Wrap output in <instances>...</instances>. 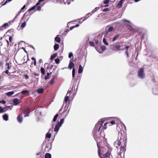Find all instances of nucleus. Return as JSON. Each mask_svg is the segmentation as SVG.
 <instances>
[{
    "instance_id": "obj_1",
    "label": "nucleus",
    "mask_w": 158,
    "mask_h": 158,
    "mask_svg": "<svg viewBox=\"0 0 158 158\" xmlns=\"http://www.w3.org/2000/svg\"><path fill=\"white\" fill-rule=\"evenodd\" d=\"M129 48V46H126L125 43H120L118 44H116L115 46H114L111 48L114 51L116 50L119 51L120 50H123L124 49H126L125 52V54L127 55V57H129V54L128 52V49Z\"/></svg>"
},
{
    "instance_id": "obj_2",
    "label": "nucleus",
    "mask_w": 158,
    "mask_h": 158,
    "mask_svg": "<svg viewBox=\"0 0 158 158\" xmlns=\"http://www.w3.org/2000/svg\"><path fill=\"white\" fill-rule=\"evenodd\" d=\"M124 135H123L121 133L119 132L118 133V140L114 143V146L117 148H118V147L121 145L122 143L124 142Z\"/></svg>"
},
{
    "instance_id": "obj_3",
    "label": "nucleus",
    "mask_w": 158,
    "mask_h": 158,
    "mask_svg": "<svg viewBox=\"0 0 158 158\" xmlns=\"http://www.w3.org/2000/svg\"><path fill=\"white\" fill-rule=\"evenodd\" d=\"M64 118H62L60 120V121H58L57 124L55 125L54 131L55 132L57 133L59 130V128L61 127L62 124L64 123Z\"/></svg>"
},
{
    "instance_id": "obj_4",
    "label": "nucleus",
    "mask_w": 158,
    "mask_h": 158,
    "mask_svg": "<svg viewBox=\"0 0 158 158\" xmlns=\"http://www.w3.org/2000/svg\"><path fill=\"white\" fill-rule=\"evenodd\" d=\"M101 127H97V128L95 129V127L94 129V136H103V135H102L101 130L100 131Z\"/></svg>"
},
{
    "instance_id": "obj_5",
    "label": "nucleus",
    "mask_w": 158,
    "mask_h": 158,
    "mask_svg": "<svg viewBox=\"0 0 158 158\" xmlns=\"http://www.w3.org/2000/svg\"><path fill=\"white\" fill-rule=\"evenodd\" d=\"M138 76L140 78L143 79L144 78L145 76V74L143 69L141 68L138 71Z\"/></svg>"
},
{
    "instance_id": "obj_6",
    "label": "nucleus",
    "mask_w": 158,
    "mask_h": 158,
    "mask_svg": "<svg viewBox=\"0 0 158 158\" xmlns=\"http://www.w3.org/2000/svg\"><path fill=\"white\" fill-rule=\"evenodd\" d=\"M114 29L113 27L107 26L106 28V31L105 32L104 37L107 38V35L109 32L112 31Z\"/></svg>"
},
{
    "instance_id": "obj_7",
    "label": "nucleus",
    "mask_w": 158,
    "mask_h": 158,
    "mask_svg": "<svg viewBox=\"0 0 158 158\" xmlns=\"http://www.w3.org/2000/svg\"><path fill=\"white\" fill-rule=\"evenodd\" d=\"M104 122V121L102 120H99L95 125V129L97 128V127H101V128L103 126L102 124H103Z\"/></svg>"
},
{
    "instance_id": "obj_8",
    "label": "nucleus",
    "mask_w": 158,
    "mask_h": 158,
    "mask_svg": "<svg viewBox=\"0 0 158 158\" xmlns=\"http://www.w3.org/2000/svg\"><path fill=\"white\" fill-rule=\"evenodd\" d=\"M30 113V109L28 107L26 108L25 110L24 111V114H25L24 116V117L28 116Z\"/></svg>"
},
{
    "instance_id": "obj_9",
    "label": "nucleus",
    "mask_w": 158,
    "mask_h": 158,
    "mask_svg": "<svg viewBox=\"0 0 158 158\" xmlns=\"http://www.w3.org/2000/svg\"><path fill=\"white\" fill-rule=\"evenodd\" d=\"M10 106H7L3 108L2 107L0 106V113L6 111L8 109L7 108H9Z\"/></svg>"
},
{
    "instance_id": "obj_10",
    "label": "nucleus",
    "mask_w": 158,
    "mask_h": 158,
    "mask_svg": "<svg viewBox=\"0 0 158 158\" xmlns=\"http://www.w3.org/2000/svg\"><path fill=\"white\" fill-rule=\"evenodd\" d=\"M40 2H39H39L34 6L31 7V8H30V9L28 10L29 11H30L31 10H34V9H35L39 5H40Z\"/></svg>"
},
{
    "instance_id": "obj_11",
    "label": "nucleus",
    "mask_w": 158,
    "mask_h": 158,
    "mask_svg": "<svg viewBox=\"0 0 158 158\" xmlns=\"http://www.w3.org/2000/svg\"><path fill=\"white\" fill-rule=\"evenodd\" d=\"M51 144H50L49 143L47 144L45 148V150L46 151H48L49 150L51 149Z\"/></svg>"
},
{
    "instance_id": "obj_12",
    "label": "nucleus",
    "mask_w": 158,
    "mask_h": 158,
    "mask_svg": "<svg viewBox=\"0 0 158 158\" xmlns=\"http://www.w3.org/2000/svg\"><path fill=\"white\" fill-rule=\"evenodd\" d=\"M13 102L15 105L18 104L20 102V100L18 98H15L13 100Z\"/></svg>"
},
{
    "instance_id": "obj_13",
    "label": "nucleus",
    "mask_w": 158,
    "mask_h": 158,
    "mask_svg": "<svg viewBox=\"0 0 158 158\" xmlns=\"http://www.w3.org/2000/svg\"><path fill=\"white\" fill-rule=\"evenodd\" d=\"M18 121L20 123L22 122L23 121V117L22 115L20 114L17 118Z\"/></svg>"
},
{
    "instance_id": "obj_14",
    "label": "nucleus",
    "mask_w": 158,
    "mask_h": 158,
    "mask_svg": "<svg viewBox=\"0 0 158 158\" xmlns=\"http://www.w3.org/2000/svg\"><path fill=\"white\" fill-rule=\"evenodd\" d=\"M71 92V91H68L67 94H66V96L65 98L64 99V101L65 102H67V101H68L69 99V95H68V93H69L70 92Z\"/></svg>"
},
{
    "instance_id": "obj_15",
    "label": "nucleus",
    "mask_w": 158,
    "mask_h": 158,
    "mask_svg": "<svg viewBox=\"0 0 158 158\" xmlns=\"http://www.w3.org/2000/svg\"><path fill=\"white\" fill-rule=\"evenodd\" d=\"M97 145L98 148V154L99 156L101 158H102V157L100 155V153H101V148L99 145V143H97Z\"/></svg>"
},
{
    "instance_id": "obj_16",
    "label": "nucleus",
    "mask_w": 158,
    "mask_h": 158,
    "mask_svg": "<svg viewBox=\"0 0 158 158\" xmlns=\"http://www.w3.org/2000/svg\"><path fill=\"white\" fill-rule=\"evenodd\" d=\"M74 64L72 62H71V60H70L69 64L68 66V68L70 69H71L74 66Z\"/></svg>"
},
{
    "instance_id": "obj_17",
    "label": "nucleus",
    "mask_w": 158,
    "mask_h": 158,
    "mask_svg": "<svg viewBox=\"0 0 158 158\" xmlns=\"http://www.w3.org/2000/svg\"><path fill=\"white\" fill-rule=\"evenodd\" d=\"M125 150V147L121 146L120 148L119 154H121Z\"/></svg>"
},
{
    "instance_id": "obj_18",
    "label": "nucleus",
    "mask_w": 158,
    "mask_h": 158,
    "mask_svg": "<svg viewBox=\"0 0 158 158\" xmlns=\"http://www.w3.org/2000/svg\"><path fill=\"white\" fill-rule=\"evenodd\" d=\"M123 1L124 0H120L117 6L118 8H120L121 7Z\"/></svg>"
},
{
    "instance_id": "obj_19",
    "label": "nucleus",
    "mask_w": 158,
    "mask_h": 158,
    "mask_svg": "<svg viewBox=\"0 0 158 158\" xmlns=\"http://www.w3.org/2000/svg\"><path fill=\"white\" fill-rule=\"evenodd\" d=\"M20 13V12L19 11V13L18 14H17L16 16H15V17L13 19V20H11V21H9V22H8V23H9V24H10L11 23H12L13 22H14L16 18H17V17L19 15V13Z\"/></svg>"
},
{
    "instance_id": "obj_20",
    "label": "nucleus",
    "mask_w": 158,
    "mask_h": 158,
    "mask_svg": "<svg viewBox=\"0 0 158 158\" xmlns=\"http://www.w3.org/2000/svg\"><path fill=\"white\" fill-rule=\"evenodd\" d=\"M101 48L102 49V51H98L99 53H102V52L103 51H104L106 49V47L105 46L103 45L101 46Z\"/></svg>"
},
{
    "instance_id": "obj_21",
    "label": "nucleus",
    "mask_w": 158,
    "mask_h": 158,
    "mask_svg": "<svg viewBox=\"0 0 158 158\" xmlns=\"http://www.w3.org/2000/svg\"><path fill=\"white\" fill-rule=\"evenodd\" d=\"M44 89L43 88L38 89L37 90V92L39 94H41L43 93Z\"/></svg>"
},
{
    "instance_id": "obj_22",
    "label": "nucleus",
    "mask_w": 158,
    "mask_h": 158,
    "mask_svg": "<svg viewBox=\"0 0 158 158\" xmlns=\"http://www.w3.org/2000/svg\"><path fill=\"white\" fill-rule=\"evenodd\" d=\"M29 91L27 90H24L22 91L21 92H20V93L22 94H24L25 95H26L29 94Z\"/></svg>"
},
{
    "instance_id": "obj_23",
    "label": "nucleus",
    "mask_w": 158,
    "mask_h": 158,
    "mask_svg": "<svg viewBox=\"0 0 158 158\" xmlns=\"http://www.w3.org/2000/svg\"><path fill=\"white\" fill-rule=\"evenodd\" d=\"M14 91L8 92L6 94V95L7 96L10 97L13 95L14 94Z\"/></svg>"
},
{
    "instance_id": "obj_24",
    "label": "nucleus",
    "mask_w": 158,
    "mask_h": 158,
    "mask_svg": "<svg viewBox=\"0 0 158 158\" xmlns=\"http://www.w3.org/2000/svg\"><path fill=\"white\" fill-rule=\"evenodd\" d=\"M3 119L5 121H7L8 120V115L5 114L2 116Z\"/></svg>"
},
{
    "instance_id": "obj_25",
    "label": "nucleus",
    "mask_w": 158,
    "mask_h": 158,
    "mask_svg": "<svg viewBox=\"0 0 158 158\" xmlns=\"http://www.w3.org/2000/svg\"><path fill=\"white\" fill-rule=\"evenodd\" d=\"M83 71V68L81 65H80L79 66L78 68V72L79 73H81Z\"/></svg>"
},
{
    "instance_id": "obj_26",
    "label": "nucleus",
    "mask_w": 158,
    "mask_h": 158,
    "mask_svg": "<svg viewBox=\"0 0 158 158\" xmlns=\"http://www.w3.org/2000/svg\"><path fill=\"white\" fill-rule=\"evenodd\" d=\"M11 68V66H10V65L9 63H6V69L9 70Z\"/></svg>"
},
{
    "instance_id": "obj_27",
    "label": "nucleus",
    "mask_w": 158,
    "mask_h": 158,
    "mask_svg": "<svg viewBox=\"0 0 158 158\" xmlns=\"http://www.w3.org/2000/svg\"><path fill=\"white\" fill-rule=\"evenodd\" d=\"M118 119L117 118H115V119L112 120L110 122L111 124H114L115 123H118L117 121Z\"/></svg>"
},
{
    "instance_id": "obj_28",
    "label": "nucleus",
    "mask_w": 158,
    "mask_h": 158,
    "mask_svg": "<svg viewBox=\"0 0 158 158\" xmlns=\"http://www.w3.org/2000/svg\"><path fill=\"white\" fill-rule=\"evenodd\" d=\"M57 56V54L56 53L54 54L53 55H52L50 57V60H52L54 59Z\"/></svg>"
},
{
    "instance_id": "obj_29",
    "label": "nucleus",
    "mask_w": 158,
    "mask_h": 158,
    "mask_svg": "<svg viewBox=\"0 0 158 158\" xmlns=\"http://www.w3.org/2000/svg\"><path fill=\"white\" fill-rule=\"evenodd\" d=\"M110 153L109 152H107L104 156V158H106L109 156Z\"/></svg>"
},
{
    "instance_id": "obj_30",
    "label": "nucleus",
    "mask_w": 158,
    "mask_h": 158,
    "mask_svg": "<svg viewBox=\"0 0 158 158\" xmlns=\"http://www.w3.org/2000/svg\"><path fill=\"white\" fill-rule=\"evenodd\" d=\"M55 41L59 43L61 40L60 38L59 37H56L55 39Z\"/></svg>"
},
{
    "instance_id": "obj_31",
    "label": "nucleus",
    "mask_w": 158,
    "mask_h": 158,
    "mask_svg": "<svg viewBox=\"0 0 158 158\" xmlns=\"http://www.w3.org/2000/svg\"><path fill=\"white\" fill-rule=\"evenodd\" d=\"M59 47V45L58 44H56L54 46V48L55 50L56 51Z\"/></svg>"
},
{
    "instance_id": "obj_32",
    "label": "nucleus",
    "mask_w": 158,
    "mask_h": 158,
    "mask_svg": "<svg viewBox=\"0 0 158 158\" xmlns=\"http://www.w3.org/2000/svg\"><path fill=\"white\" fill-rule=\"evenodd\" d=\"M8 26V23H5L1 27H0V30L1 29V28L2 27L6 28V27H7Z\"/></svg>"
},
{
    "instance_id": "obj_33",
    "label": "nucleus",
    "mask_w": 158,
    "mask_h": 158,
    "mask_svg": "<svg viewBox=\"0 0 158 158\" xmlns=\"http://www.w3.org/2000/svg\"><path fill=\"white\" fill-rule=\"evenodd\" d=\"M119 35V34L115 35L113 39L112 40V41L114 42V41H115L116 40L117 38L118 37Z\"/></svg>"
},
{
    "instance_id": "obj_34",
    "label": "nucleus",
    "mask_w": 158,
    "mask_h": 158,
    "mask_svg": "<svg viewBox=\"0 0 158 158\" xmlns=\"http://www.w3.org/2000/svg\"><path fill=\"white\" fill-rule=\"evenodd\" d=\"M58 116V114H56L54 116L52 121L53 122H55Z\"/></svg>"
},
{
    "instance_id": "obj_35",
    "label": "nucleus",
    "mask_w": 158,
    "mask_h": 158,
    "mask_svg": "<svg viewBox=\"0 0 158 158\" xmlns=\"http://www.w3.org/2000/svg\"><path fill=\"white\" fill-rule=\"evenodd\" d=\"M45 158H51V155L50 153H47L45 154Z\"/></svg>"
},
{
    "instance_id": "obj_36",
    "label": "nucleus",
    "mask_w": 158,
    "mask_h": 158,
    "mask_svg": "<svg viewBox=\"0 0 158 158\" xmlns=\"http://www.w3.org/2000/svg\"><path fill=\"white\" fill-rule=\"evenodd\" d=\"M40 71L43 75H44L45 74V72L44 69L42 67L41 68Z\"/></svg>"
},
{
    "instance_id": "obj_37",
    "label": "nucleus",
    "mask_w": 158,
    "mask_h": 158,
    "mask_svg": "<svg viewBox=\"0 0 158 158\" xmlns=\"http://www.w3.org/2000/svg\"><path fill=\"white\" fill-rule=\"evenodd\" d=\"M106 38L104 37L103 40V43L106 45H108V43L106 41Z\"/></svg>"
},
{
    "instance_id": "obj_38",
    "label": "nucleus",
    "mask_w": 158,
    "mask_h": 158,
    "mask_svg": "<svg viewBox=\"0 0 158 158\" xmlns=\"http://www.w3.org/2000/svg\"><path fill=\"white\" fill-rule=\"evenodd\" d=\"M75 71L74 68H73L72 70V77L74 78L75 77Z\"/></svg>"
},
{
    "instance_id": "obj_39",
    "label": "nucleus",
    "mask_w": 158,
    "mask_h": 158,
    "mask_svg": "<svg viewBox=\"0 0 158 158\" xmlns=\"http://www.w3.org/2000/svg\"><path fill=\"white\" fill-rule=\"evenodd\" d=\"M51 134L50 133H48L46 134V137L48 138H50L51 137Z\"/></svg>"
},
{
    "instance_id": "obj_40",
    "label": "nucleus",
    "mask_w": 158,
    "mask_h": 158,
    "mask_svg": "<svg viewBox=\"0 0 158 158\" xmlns=\"http://www.w3.org/2000/svg\"><path fill=\"white\" fill-rule=\"evenodd\" d=\"M26 25V23L25 22H23V23L21 25V27L22 28H24Z\"/></svg>"
},
{
    "instance_id": "obj_41",
    "label": "nucleus",
    "mask_w": 158,
    "mask_h": 158,
    "mask_svg": "<svg viewBox=\"0 0 158 158\" xmlns=\"http://www.w3.org/2000/svg\"><path fill=\"white\" fill-rule=\"evenodd\" d=\"M99 7H96L92 11V13H94L97 10L99 9Z\"/></svg>"
},
{
    "instance_id": "obj_42",
    "label": "nucleus",
    "mask_w": 158,
    "mask_h": 158,
    "mask_svg": "<svg viewBox=\"0 0 158 158\" xmlns=\"http://www.w3.org/2000/svg\"><path fill=\"white\" fill-rule=\"evenodd\" d=\"M90 14V13H88L87 14H86V15L85 17V19H83V21L85 20L86 19H88L89 17V15Z\"/></svg>"
},
{
    "instance_id": "obj_43",
    "label": "nucleus",
    "mask_w": 158,
    "mask_h": 158,
    "mask_svg": "<svg viewBox=\"0 0 158 158\" xmlns=\"http://www.w3.org/2000/svg\"><path fill=\"white\" fill-rule=\"evenodd\" d=\"M49 75H50L49 73H47V75L45 76V80H47V79H49Z\"/></svg>"
},
{
    "instance_id": "obj_44",
    "label": "nucleus",
    "mask_w": 158,
    "mask_h": 158,
    "mask_svg": "<svg viewBox=\"0 0 158 158\" xmlns=\"http://www.w3.org/2000/svg\"><path fill=\"white\" fill-rule=\"evenodd\" d=\"M108 123H106L104 124V125L103 127L102 128V129H103V130H105L107 128V127L106 126L107 124Z\"/></svg>"
},
{
    "instance_id": "obj_45",
    "label": "nucleus",
    "mask_w": 158,
    "mask_h": 158,
    "mask_svg": "<svg viewBox=\"0 0 158 158\" xmlns=\"http://www.w3.org/2000/svg\"><path fill=\"white\" fill-rule=\"evenodd\" d=\"M58 75V73H57L56 74H55V75L52 76V78H53V79H55V78L57 77Z\"/></svg>"
},
{
    "instance_id": "obj_46",
    "label": "nucleus",
    "mask_w": 158,
    "mask_h": 158,
    "mask_svg": "<svg viewBox=\"0 0 158 158\" xmlns=\"http://www.w3.org/2000/svg\"><path fill=\"white\" fill-rule=\"evenodd\" d=\"M55 61L57 64H58L60 62V60L59 58H57L55 59Z\"/></svg>"
},
{
    "instance_id": "obj_47",
    "label": "nucleus",
    "mask_w": 158,
    "mask_h": 158,
    "mask_svg": "<svg viewBox=\"0 0 158 158\" xmlns=\"http://www.w3.org/2000/svg\"><path fill=\"white\" fill-rule=\"evenodd\" d=\"M72 57L73 58V53L71 52L69 53V58H71Z\"/></svg>"
},
{
    "instance_id": "obj_48",
    "label": "nucleus",
    "mask_w": 158,
    "mask_h": 158,
    "mask_svg": "<svg viewBox=\"0 0 158 158\" xmlns=\"http://www.w3.org/2000/svg\"><path fill=\"white\" fill-rule=\"evenodd\" d=\"M89 44L91 45V46H94L95 45V43L94 42H93L92 41H89Z\"/></svg>"
},
{
    "instance_id": "obj_49",
    "label": "nucleus",
    "mask_w": 158,
    "mask_h": 158,
    "mask_svg": "<svg viewBox=\"0 0 158 158\" xmlns=\"http://www.w3.org/2000/svg\"><path fill=\"white\" fill-rule=\"evenodd\" d=\"M109 2V0H104L103 3L105 4H108Z\"/></svg>"
},
{
    "instance_id": "obj_50",
    "label": "nucleus",
    "mask_w": 158,
    "mask_h": 158,
    "mask_svg": "<svg viewBox=\"0 0 158 158\" xmlns=\"http://www.w3.org/2000/svg\"><path fill=\"white\" fill-rule=\"evenodd\" d=\"M54 79H53V78H52L50 80V85H52V84H53L54 82Z\"/></svg>"
},
{
    "instance_id": "obj_51",
    "label": "nucleus",
    "mask_w": 158,
    "mask_h": 158,
    "mask_svg": "<svg viewBox=\"0 0 158 158\" xmlns=\"http://www.w3.org/2000/svg\"><path fill=\"white\" fill-rule=\"evenodd\" d=\"M36 10L38 11L40 10L41 9V7L40 6H38L37 7Z\"/></svg>"
},
{
    "instance_id": "obj_52",
    "label": "nucleus",
    "mask_w": 158,
    "mask_h": 158,
    "mask_svg": "<svg viewBox=\"0 0 158 158\" xmlns=\"http://www.w3.org/2000/svg\"><path fill=\"white\" fill-rule=\"evenodd\" d=\"M3 63L2 61H0V66L2 68L3 67Z\"/></svg>"
},
{
    "instance_id": "obj_53",
    "label": "nucleus",
    "mask_w": 158,
    "mask_h": 158,
    "mask_svg": "<svg viewBox=\"0 0 158 158\" xmlns=\"http://www.w3.org/2000/svg\"><path fill=\"white\" fill-rule=\"evenodd\" d=\"M85 40L86 42H88V40H89V38L88 36L86 37L85 38Z\"/></svg>"
},
{
    "instance_id": "obj_54",
    "label": "nucleus",
    "mask_w": 158,
    "mask_h": 158,
    "mask_svg": "<svg viewBox=\"0 0 158 158\" xmlns=\"http://www.w3.org/2000/svg\"><path fill=\"white\" fill-rule=\"evenodd\" d=\"M1 102L2 104H5L6 103V102L4 100H2L1 101Z\"/></svg>"
},
{
    "instance_id": "obj_55",
    "label": "nucleus",
    "mask_w": 158,
    "mask_h": 158,
    "mask_svg": "<svg viewBox=\"0 0 158 158\" xmlns=\"http://www.w3.org/2000/svg\"><path fill=\"white\" fill-rule=\"evenodd\" d=\"M123 21L124 22H128L129 23H130V21H129V20H127L126 19H123Z\"/></svg>"
},
{
    "instance_id": "obj_56",
    "label": "nucleus",
    "mask_w": 158,
    "mask_h": 158,
    "mask_svg": "<svg viewBox=\"0 0 158 158\" xmlns=\"http://www.w3.org/2000/svg\"><path fill=\"white\" fill-rule=\"evenodd\" d=\"M24 76L26 79H28L29 78V77L27 75H25Z\"/></svg>"
},
{
    "instance_id": "obj_57",
    "label": "nucleus",
    "mask_w": 158,
    "mask_h": 158,
    "mask_svg": "<svg viewBox=\"0 0 158 158\" xmlns=\"http://www.w3.org/2000/svg\"><path fill=\"white\" fill-rule=\"evenodd\" d=\"M12 40V38L11 36H10L9 38V41L11 42Z\"/></svg>"
},
{
    "instance_id": "obj_58",
    "label": "nucleus",
    "mask_w": 158,
    "mask_h": 158,
    "mask_svg": "<svg viewBox=\"0 0 158 158\" xmlns=\"http://www.w3.org/2000/svg\"><path fill=\"white\" fill-rule=\"evenodd\" d=\"M26 7V6L25 5H24L23 6L22 8L21 9V10H23V9H24Z\"/></svg>"
},
{
    "instance_id": "obj_59",
    "label": "nucleus",
    "mask_w": 158,
    "mask_h": 158,
    "mask_svg": "<svg viewBox=\"0 0 158 158\" xmlns=\"http://www.w3.org/2000/svg\"><path fill=\"white\" fill-rule=\"evenodd\" d=\"M74 26H73L72 27H71L70 28V30H72L74 28Z\"/></svg>"
},
{
    "instance_id": "obj_60",
    "label": "nucleus",
    "mask_w": 158,
    "mask_h": 158,
    "mask_svg": "<svg viewBox=\"0 0 158 158\" xmlns=\"http://www.w3.org/2000/svg\"><path fill=\"white\" fill-rule=\"evenodd\" d=\"M8 70H9L6 69V70L5 71V73L6 74H8L9 73Z\"/></svg>"
},
{
    "instance_id": "obj_61",
    "label": "nucleus",
    "mask_w": 158,
    "mask_h": 158,
    "mask_svg": "<svg viewBox=\"0 0 158 158\" xmlns=\"http://www.w3.org/2000/svg\"><path fill=\"white\" fill-rule=\"evenodd\" d=\"M108 8H105L103 10L104 11H106L108 10Z\"/></svg>"
},
{
    "instance_id": "obj_62",
    "label": "nucleus",
    "mask_w": 158,
    "mask_h": 158,
    "mask_svg": "<svg viewBox=\"0 0 158 158\" xmlns=\"http://www.w3.org/2000/svg\"><path fill=\"white\" fill-rule=\"evenodd\" d=\"M74 26V27H77L79 26V25L78 24H76V25H75V26Z\"/></svg>"
},
{
    "instance_id": "obj_63",
    "label": "nucleus",
    "mask_w": 158,
    "mask_h": 158,
    "mask_svg": "<svg viewBox=\"0 0 158 158\" xmlns=\"http://www.w3.org/2000/svg\"><path fill=\"white\" fill-rule=\"evenodd\" d=\"M42 61V59H40L39 61V62L40 63H41Z\"/></svg>"
},
{
    "instance_id": "obj_64",
    "label": "nucleus",
    "mask_w": 158,
    "mask_h": 158,
    "mask_svg": "<svg viewBox=\"0 0 158 158\" xmlns=\"http://www.w3.org/2000/svg\"><path fill=\"white\" fill-rule=\"evenodd\" d=\"M34 64L35 65H36V60H35V61H34Z\"/></svg>"
}]
</instances>
